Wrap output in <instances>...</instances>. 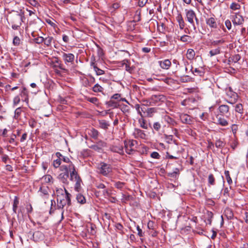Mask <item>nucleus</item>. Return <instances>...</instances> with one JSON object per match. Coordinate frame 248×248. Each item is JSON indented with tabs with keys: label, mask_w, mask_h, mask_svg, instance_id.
<instances>
[{
	"label": "nucleus",
	"mask_w": 248,
	"mask_h": 248,
	"mask_svg": "<svg viewBox=\"0 0 248 248\" xmlns=\"http://www.w3.org/2000/svg\"><path fill=\"white\" fill-rule=\"evenodd\" d=\"M13 43L16 46H17L19 45V44H20V38L17 36H15L14 38V39L13 41Z\"/></svg>",
	"instance_id": "09e8293b"
},
{
	"label": "nucleus",
	"mask_w": 248,
	"mask_h": 248,
	"mask_svg": "<svg viewBox=\"0 0 248 248\" xmlns=\"http://www.w3.org/2000/svg\"><path fill=\"white\" fill-rule=\"evenodd\" d=\"M220 53V49L219 47L217 48L211 50L209 52V54L211 57H213L216 55L219 54Z\"/></svg>",
	"instance_id": "e433bc0d"
},
{
	"label": "nucleus",
	"mask_w": 248,
	"mask_h": 248,
	"mask_svg": "<svg viewBox=\"0 0 248 248\" xmlns=\"http://www.w3.org/2000/svg\"><path fill=\"white\" fill-rule=\"evenodd\" d=\"M20 101V97L18 95L15 96L13 100V103L15 105H17Z\"/></svg>",
	"instance_id": "13d9d810"
},
{
	"label": "nucleus",
	"mask_w": 248,
	"mask_h": 248,
	"mask_svg": "<svg viewBox=\"0 0 248 248\" xmlns=\"http://www.w3.org/2000/svg\"><path fill=\"white\" fill-rule=\"evenodd\" d=\"M231 130L233 134L235 136L238 130V125L236 124H232L231 125Z\"/></svg>",
	"instance_id": "de8ad7c7"
},
{
	"label": "nucleus",
	"mask_w": 248,
	"mask_h": 248,
	"mask_svg": "<svg viewBox=\"0 0 248 248\" xmlns=\"http://www.w3.org/2000/svg\"><path fill=\"white\" fill-rule=\"evenodd\" d=\"M180 40L184 43L190 42L191 40V37L187 35H184L180 37Z\"/></svg>",
	"instance_id": "f704fd0d"
},
{
	"label": "nucleus",
	"mask_w": 248,
	"mask_h": 248,
	"mask_svg": "<svg viewBox=\"0 0 248 248\" xmlns=\"http://www.w3.org/2000/svg\"><path fill=\"white\" fill-rule=\"evenodd\" d=\"M232 21L234 25H241L243 23L244 20L243 16L239 14H236L233 17Z\"/></svg>",
	"instance_id": "f3484780"
},
{
	"label": "nucleus",
	"mask_w": 248,
	"mask_h": 248,
	"mask_svg": "<svg viewBox=\"0 0 248 248\" xmlns=\"http://www.w3.org/2000/svg\"><path fill=\"white\" fill-rule=\"evenodd\" d=\"M115 227L118 230L120 231H122L123 229V225H121L120 223H116L115 224Z\"/></svg>",
	"instance_id": "774afa93"
},
{
	"label": "nucleus",
	"mask_w": 248,
	"mask_h": 248,
	"mask_svg": "<svg viewBox=\"0 0 248 248\" xmlns=\"http://www.w3.org/2000/svg\"><path fill=\"white\" fill-rule=\"evenodd\" d=\"M139 123L140 124V126L143 129H147L148 128L147 125L146 124L145 120L141 117L139 119Z\"/></svg>",
	"instance_id": "72a5a7b5"
},
{
	"label": "nucleus",
	"mask_w": 248,
	"mask_h": 248,
	"mask_svg": "<svg viewBox=\"0 0 248 248\" xmlns=\"http://www.w3.org/2000/svg\"><path fill=\"white\" fill-rule=\"evenodd\" d=\"M99 173L105 176H108L112 172V167L110 165L104 162H101L98 168Z\"/></svg>",
	"instance_id": "39448f33"
},
{
	"label": "nucleus",
	"mask_w": 248,
	"mask_h": 248,
	"mask_svg": "<svg viewBox=\"0 0 248 248\" xmlns=\"http://www.w3.org/2000/svg\"><path fill=\"white\" fill-rule=\"evenodd\" d=\"M87 99L88 101L94 104L98 103V99L96 97H88Z\"/></svg>",
	"instance_id": "a18cd8bd"
},
{
	"label": "nucleus",
	"mask_w": 248,
	"mask_h": 248,
	"mask_svg": "<svg viewBox=\"0 0 248 248\" xmlns=\"http://www.w3.org/2000/svg\"><path fill=\"white\" fill-rule=\"evenodd\" d=\"M137 230L138 231V234L139 236L141 237L143 236V232L142 230L140 228V226L138 225L137 226Z\"/></svg>",
	"instance_id": "0e129e2a"
},
{
	"label": "nucleus",
	"mask_w": 248,
	"mask_h": 248,
	"mask_svg": "<svg viewBox=\"0 0 248 248\" xmlns=\"http://www.w3.org/2000/svg\"><path fill=\"white\" fill-rule=\"evenodd\" d=\"M151 156L154 158L158 159L160 157V155L157 152H154L151 154Z\"/></svg>",
	"instance_id": "052dcab7"
},
{
	"label": "nucleus",
	"mask_w": 248,
	"mask_h": 248,
	"mask_svg": "<svg viewBox=\"0 0 248 248\" xmlns=\"http://www.w3.org/2000/svg\"><path fill=\"white\" fill-rule=\"evenodd\" d=\"M133 135L135 138L145 139L146 135L144 132L138 128H135L133 132Z\"/></svg>",
	"instance_id": "4468645a"
},
{
	"label": "nucleus",
	"mask_w": 248,
	"mask_h": 248,
	"mask_svg": "<svg viewBox=\"0 0 248 248\" xmlns=\"http://www.w3.org/2000/svg\"><path fill=\"white\" fill-rule=\"evenodd\" d=\"M71 166L75 168L73 164H71L70 165H61L60 168V170L63 172L59 175L58 179L63 184H68V179L69 177V174L70 177H71V173L73 170L71 168ZM70 179L71 180V178H70Z\"/></svg>",
	"instance_id": "f03ea898"
},
{
	"label": "nucleus",
	"mask_w": 248,
	"mask_h": 248,
	"mask_svg": "<svg viewBox=\"0 0 248 248\" xmlns=\"http://www.w3.org/2000/svg\"><path fill=\"white\" fill-rule=\"evenodd\" d=\"M91 65L93 66L94 71L96 72V74L98 76L102 75L104 74V71L101 69L97 67L95 62L92 61L91 63Z\"/></svg>",
	"instance_id": "aec40b11"
},
{
	"label": "nucleus",
	"mask_w": 248,
	"mask_h": 248,
	"mask_svg": "<svg viewBox=\"0 0 248 248\" xmlns=\"http://www.w3.org/2000/svg\"><path fill=\"white\" fill-rule=\"evenodd\" d=\"M120 98L121 94L119 93H116L111 96V99H114L118 101H120Z\"/></svg>",
	"instance_id": "e2e57ef3"
},
{
	"label": "nucleus",
	"mask_w": 248,
	"mask_h": 248,
	"mask_svg": "<svg viewBox=\"0 0 248 248\" xmlns=\"http://www.w3.org/2000/svg\"><path fill=\"white\" fill-rule=\"evenodd\" d=\"M137 145V141L135 140H130L124 141V147L126 153L131 154L135 151Z\"/></svg>",
	"instance_id": "423d86ee"
},
{
	"label": "nucleus",
	"mask_w": 248,
	"mask_h": 248,
	"mask_svg": "<svg viewBox=\"0 0 248 248\" xmlns=\"http://www.w3.org/2000/svg\"><path fill=\"white\" fill-rule=\"evenodd\" d=\"M159 63L161 67L165 69H169L171 65L170 61L168 59L165 60L163 61H161Z\"/></svg>",
	"instance_id": "412c9836"
},
{
	"label": "nucleus",
	"mask_w": 248,
	"mask_h": 248,
	"mask_svg": "<svg viewBox=\"0 0 248 248\" xmlns=\"http://www.w3.org/2000/svg\"><path fill=\"white\" fill-rule=\"evenodd\" d=\"M52 179V177L50 175H46L42 177V180L44 182L50 183Z\"/></svg>",
	"instance_id": "ea45409f"
},
{
	"label": "nucleus",
	"mask_w": 248,
	"mask_h": 248,
	"mask_svg": "<svg viewBox=\"0 0 248 248\" xmlns=\"http://www.w3.org/2000/svg\"><path fill=\"white\" fill-rule=\"evenodd\" d=\"M161 127V124L158 122H155L153 124V128L156 131H158Z\"/></svg>",
	"instance_id": "864d4df0"
},
{
	"label": "nucleus",
	"mask_w": 248,
	"mask_h": 248,
	"mask_svg": "<svg viewBox=\"0 0 248 248\" xmlns=\"http://www.w3.org/2000/svg\"><path fill=\"white\" fill-rule=\"evenodd\" d=\"M225 42V39L223 38H221V39H218V40H213V41L211 42V45L213 46H217L221 45L223 44V43H224Z\"/></svg>",
	"instance_id": "393cba45"
},
{
	"label": "nucleus",
	"mask_w": 248,
	"mask_h": 248,
	"mask_svg": "<svg viewBox=\"0 0 248 248\" xmlns=\"http://www.w3.org/2000/svg\"><path fill=\"white\" fill-rule=\"evenodd\" d=\"M78 202L81 204H84L86 202L85 198L81 194H78L76 197Z\"/></svg>",
	"instance_id": "7c9ffc66"
},
{
	"label": "nucleus",
	"mask_w": 248,
	"mask_h": 248,
	"mask_svg": "<svg viewBox=\"0 0 248 248\" xmlns=\"http://www.w3.org/2000/svg\"><path fill=\"white\" fill-rule=\"evenodd\" d=\"M226 93L227 95L230 98L229 100L227 101L228 103L233 104L236 102L238 98V95L236 93L232 91L231 87L227 89Z\"/></svg>",
	"instance_id": "6e6552de"
},
{
	"label": "nucleus",
	"mask_w": 248,
	"mask_h": 248,
	"mask_svg": "<svg viewBox=\"0 0 248 248\" xmlns=\"http://www.w3.org/2000/svg\"><path fill=\"white\" fill-rule=\"evenodd\" d=\"M224 174H225V177H226V178L228 183L229 185H231V184H232V180L230 176L229 171L228 170H225Z\"/></svg>",
	"instance_id": "79ce46f5"
},
{
	"label": "nucleus",
	"mask_w": 248,
	"mask_h": 248,
	"mask_svg": "<svg viewBox=\"0 0 248 248\" xmlns=\"http://www.w3.org/2000/svg\"><path fill=\"white\" fill-rule=\"evenodd\" d=\"M225 25H226V27L227 28V29L228 30H230L231 29V27H232L231 21L229 20H227L225 21Z\"/></svg>",
	"instance_id": "338daca9"
},
{
	"label": "nucleus",
	"mask_w": 248,
	"mask_h": 248,
	"mask_svg": "<svg viewBox=\"0 0 248 248\" xmlns=\"http://www.w3.org/2000/svg\"><path fill=\"white\" fill-rule=\"evenodd\" d=\"M143 102H146V104H142L141 105V106H140L139 104H136L135 106V108L136 110L137 111L138 114L139 115H140L141 117H143V114H142V112L144 113H145L146 109H145V108L144 106L145 105H149L148 104V101L144 100Z\"/></svg>",
	"instance_id": "9b49d317"
},
{
	"label": "nucleus",
	"mask_w": 248,
	"mask_h": 248,
	"mask_svg": "<svg viewBox=\"0 0 248 248\" xmlns=\"http://www.w3.org/2000/svg\"><path fill=\"white\" fill-rule=\"evenodd\" d=\"M68 191L66 190V189L64 188V189L61 188H56V193L55 194L57 195V200H60L61 201V203H64L63 200H62L61 199V197L64 194H67Z\"/></svg>",
	"instance_id": "9d476101"
},
{
	"label": "nucleus",
	"mask_w": 248,
	"mask_h": 248,
	"mask_svg": "<svg viewBox=\"0 0 248 248\" xmlns=\"http://www.w3.org/2000/svg\"><path fill=\"white\" fill-rule=\"evenodd\" d=\"M215 145L217 148H222L225 146V143L219 139L216 140Z\"/></svg>",
	"instance_id": "37998d69"
},
{
	"label": "nucleus",
	"mask_w": 248,
	"mask_h": 248,
	"mask_svg": "<svg viewBox=\"0 0 248 248\" xmlns=\"http://www.w3.org/2000/svg\"><path fill=\"white\" fill-rule=\"evenodd\" d=\"M20 95L22 97V101H25L28 103L29 102L28 93L25 88L23 89V90L21 92Z\"/></svg>",
	"instance_id": "4be33fe9"
},
{
	"label": "nucleus",
	"mask_w": 248,
	"mask_h": 248,
	"mask_svg": "<svg viewBox=\"0 0 248 248\" xmlns=\"http://www.w3.org/2000/svg\"><path fill=\"white\" fill-rule=\"evenodd\" d=\"M106 146V143L102 140L98 141L96 144L92 145L90 148L93 150L100 152L103 147Z\"/></svg>",
	"instance_id": "dca6fc26"
},
{
	"label": "nucleus",
	"mask_w": 248,
	"mask_h": 248,
	"mask_svg": "<svg viewBox=\"0 0 248 248\" xmlns=\"http://www.w3.org/2000/svg\"><path fill=\"white\" fill-rule=\"evenodd\" d=\"M166 100V97L162 94L153 95L149 99V105H152V104H156L159 102H164Z\"/></svg>",
	"instance_id": "1a4fd4ad"
},
{
	"label": "nucleus",
	"mask_w": 248,
	"mask_h": 248,
	"mask_svg": "<svg viewBox=\"0 0 248 248\" xmlns=\"http://www.w3.org/2000/svg\"><path fill=\"white\" fill-rule=\"evenodd\" d=\"M99 126L104 129H107L109 126L108 123L105 120H102L99 121Z\"/></svg>",
	"instance_id": "c85d7f7f"
},
{
	"label": "nucleus",
	"mask_w": 248,
	"mask_h": 248,
	"mask_svg": "<svg viewBox=\"0 0 248 248\" xmlns=\"http://www.w3.org/2000/svg\"><path fill=\"white\" fill-rule=\"evenodd\" d=\"M18 203H19V201H18V199L17 197L16 196L15 197L13 206L17 207Z\"/></svg>",
	"instance_id": "69168bd1"
},
{
	"label": "nucleus",
	"mask_w": 248,
	"mask_h": 248,
	"mask_svg": "<svg viewBox=\"0 0 248 248\" xmlns=\"http://www.w3.org/2000/svg\"><path fill=\"white\" fill-rule=\"evenodd\" d=\"M147 1L148 0H139L138 2L139 6L140 7H142L146 4Z\"/></svg>",
	"instance_id": "680f3d73"
},
{
	"label": "nucleus",
	"mask_w": 248,
	"mask_h": 248,
	"mask_svg": "<svg viewBox=\"0 0 248 248\" xmlns=\"http://www.w3.org/2000/svg\"><path fill=\"white\" fill-rule=\"evenodd\" d=\"M180 119L181 122L184 124H190L193 123L192 118L187 114H181L180 115Z\"/></svg>",
	"instance_id": "f8f14e48"
},
{
	"label": "nucleus",
	"mask_w": 248,
	"mask_h": 248,
	"mask_svg": "<svg viewBox=\"0 0 248 248\" xmlns=\"http://www.w3.org/2000/svg\"><path fill=\"white\" fill-rule=\"evenodd\" d=\"M192 73L195 75H199L200 76H202L203 74V72L202 70H200L198 68H195L194 70H193Z\"/></svg>",
	"instance_id": "49530a36"
},
{
	"label": "nucleus",
	"mask_w": 248,
	"mask_h": 248,
	"mask_svg": "<svg viewBox=\"0 0 248 248\" xmlns=\"http://www.w3.org/2000/svg\"><path fill=\"white\" fill-rule=\"evenodd\" d=\"M21 111L20 108H17L15 111V117L17 118L20 116Z\"/></svg>",
	"instance_id": "603ef678"
},
{
	"label": "nucleus",
	"mask_w": 248,
	"mask_h": 248,
	"mask_svg": "<svg viewBox=\"0 0 248 248\" xmlns=\"http://www.w3.org/2000/svg\"><path fill=\"white\" fill-rule=\"evenodd\" d=\"M62 57L65 63H66L67 62H72L75 59L74 55L72 53L67 54L63 52Z\"/></svg>",
	"instance_id": "a211bd4d"
},
{
	"label": "nucleus",
	"mask_w": 248,
	"mask_h": 248,
	"mask_svg": "<svg viewBox=\"0 0 248 248\" xmlns=\"http://www.w3.org/2000/svg\"><path fill=\"white\" fill-rule=\"evenodd\" d=\"M44 41V38L42 36H39L34 38V41L37 44H41Z\"/></svg>",
	"instance_id": "3c124183"
},
{
	"label": "nucleus",
	"mask_w": 248,
	"mask_h": 248,
	"mask_svg": "<svg viewBox=\"0 0 248 248\" xmlns=\"http://www.w3.org/2000/svg\"><path fill=\"white\" fill-rule=\"evenodd\" d=\"M61 162L62 161L64 163H66L67 164L66 165H70L71 164H73V163L70 161V159L67 157L63 156V157H62L61 159ZM62 165H64V164H62Z\"/></svg>",
	"instance_id": "4c0bfd02"
},
{
	"label": "nucleus",
	"mask_w": 248,
	"mask_h": 248,
	"mask_svg": "<svg viewBox=\"0 0 248 248\" xmlns=\"http://www.w3.org/2000/svg\"><path fill=\"white\" fill-rule=\"evenodd\" d=\"M33 237L34 239H36L35 241H38V239H37V238H38V239L42 238L43 237V234L41 232L37 231L33 233Z\"/></svg>",
	"instance_id": "58836bf2"
},
{
	"label": "nucleus",
	"mask_w": 248,
	"mask_h": 248,
	"mask_svg": "<svg viewBox=\"0 0 248 248\" xmlns=\"http://www.w3.org/2000/svg\"><path fill=\"white\" fill-rule=\"evenodd\" d=\"M110 149L111 151L120 154H123L124 153L123 145L119 143H115L111 145L110 147Z\"/></svg>",
	"instance_id": "ddd939ff"
},
{
	"label": "nucleus",
	"mask_w": 248,
	"mask_h": 248,
	"mask_svg": "<svg viewBox=\"0 0 248 248\" xmlns=\"http://www.w3.org/2000/svg\"><path fill=\"white\" fill-rule=\"evenodd\" d=\"M180 174V170L178 168H175L172 172H169L168 176L174 178H177Z\"/></svg>",
	"instance_id": "5701e85b"
},
{
	"label": "nucleus",
	"mask_w": 248,
	"mask_h": 248,
	"mask_svg": "<svg viewBox=\"0 0 248 248\" xmlns=\"http://www.w3.org/2000/svg\"><path fill=\"white\" fill-rule=\"evenodd\" d=\"M24 17L23 14H16L13 16L12 19V24H22L23 18Z\"/></svg>",
	"instance_id": "2eb2a0df"
},
{
	"label": "nucleus",
	"mask_w": 248,
	"mask_h": 248,
	"mask_svg": "<svg viewBox=\"0 0 248 248\" xmlns=\"http://www.w3.org/2000/svg\"><path fill=\"white\" fill-rule=\"evenodd\" d=\"M156 112V110L155 108H148L145 110V112L147 113V116L148 117H152L153 116L154 113Z\"/></svg>",
	"instance_id": "bb28decb"
},
{
	"label": "nucleus",
	"mask_w": 248,
	"mask_h": 248,
	"mask_svg": "<svg viewBox=\"0 0 248 248\" xmlns=\"http://www.w3.org/2000/svg\"><path fill=\"white\" fill-rule=\"evenodd\" d=\"M108 104L110 107H112L114 108H116L117 107V103L111 100L108 101Z\"/></svg>",
	"instance_id": "bf43d9fd"
},
{
	"label": "nucleus",
	"mask_w": 248,
	"mask_h": 248,
	"mask_svg": "<svg viewBox=\"0 0 248 248\" xmlns=\"http://www.w3.org/2000/svg\"><path fill=\"white\" fill-rule=\"evenodd\" d=\"M89 135L92 137L94 139H96L98 136V132L97 130L92 128L90 130V131L88 133Z\"/></svg>",
	"instance_id": "cd10ccee"
},
{
	"label": "nucleus",
	"mask_w": 248,
	"mask_h": 248,
	"mask_svg": "<svg viewBox=\"0 0 248 248\" xmlns=\"http://www.w3.org/2000/svg\"><path fill=\"white\" fill-rule=\"evenodd\" d=\"M235 110L239 113L243 114V108L242 105L240 103L236 104L235 106Z\"/></svg>",
	"instance_id": "473e14b6"
},
{
	"label": "nucleus",
	"mask_w": 248,
	"mask_h": 248,
	"mask_svg": "<svg viewBox=\"0 0 248 248\" xmlns=\"http://www.w3.org/2000/svg\"><path fill=\"white\" fill-rule=\"evenodd\" d=\"M104 90V89L102 87H101L100 85L98 84H96L93 87V91L95 93H102Z\"/></svg>",
	"instance_id": "2f4dec72"
},
{
	"label": "nucleus",
	"mask_w": 248,
	"mask_h": 248,
	"mask_svg": "<svg viewBox=\"0 0 248 248\" xmlns=\"http://www.w3.org/2000/svg\"><path fill=\"white\" fill-rule=\"evenodd\" d=\"M186 18L187 21L190 23L194 30H196V27L194 25V19H195L197 25L199 24V20L196 17V15L194 11L192 10H186Z\"/></svg>",
	"instance_id": "20e7f679"
},
{
	"label": "nucleus",
	"mask_w": 248,
	"mask_h": 248,
	"mask_svg": "<svg viewBox=\"0 0 248 248\" xmlns=\"http://www.w3.org/2000/svg\"><path fill=\"white\" fill-rule=\"evenodd\" d=\"M28 2L34 7H36L39 5L38 2L36 0H28Z\"/></svg>",
	"instance_id": "5fc2aeb1"
},
{
	"label": "nucleus",
	"mask_w": 248,
	"mask_h": 248,
	"mask_svg": "<svg viewBox=\"0 0 248 248\" xmlns=\"http://www.w3.org/2000/svg\"><path fill=\"white\" fill-rule=\"evenodd\" d=\"M206 23L207 25L212 28H216L217 27V24L216 19L214 17L206 18Z\"/></svg>",
	"instance_id": "6ab92c4d"
},
{
	"label": "nucleus",
	"mask_w": 248,
	"mask_h": 248,
	"mask_svg": "<svg viewBox=\"0 0 248 248\" xmlns=\"http://www.w3.org/2000/svg\"><path fill=\"white\" fill-rule=\"evenodd\" d=\"M164 119L165 121L168 124H170L172 126H174L176 124V122H175V121L172 118L169 117V116H166Z\"/></svg>",
	"instance_id": "c756f323"
},
{
	"label": "nucleus",
	"mask_w": 248,
	"mask_h": 248,
	"mask_svg": "<svg viewBox=\"0 0 248 248\" xmlns=\"http://www.w3.org/2000/svg\"><path fill=\"white\" fill-rule=\"evenodd\" d=\"M195 55V51L192 49H188L186 52V57L189 60H192L194 59Z\"/></svg>",
	"instance_id": "a878e982"
},
{
	"label": "nucleus",
	"mask_w": 248,
	"mask_h": 248,
	"mask_svg": "<svg viewBox=\"0 0 248 248\" xmlns=\"http://www.w3.org/2000/svg\"><path fill=\"white\" fill-rule=\"evenodd\" d=\"M62 162L60 159H57L53 161V166L55 168H57L59 167H61L60 165H61Z\"/></svg>",
	"instance_id": "8fccbe9b"
},
{
	"label": "nucleus",
	"mask_w": 248,
	"mask_h": 248,
	"mask_svg": "<svg viewBox=\"0 0 248 248\" xmlns=\"http://www.w3.org/2000/svg\"><path fill=\"white\" fill-rule=\"evenodd\" d=\"M218 110L220 114H217L215 118L213 119L214 123L222 126H227L229 124V122L222 116L225 115L229 112V107L226 105H221L218 107Z\"/></svg>",
	"instance_id": "f257e3e1"
},
{
	"label": "nucleus",
	"mask_w": 248,
	"mask_h": 248,
	"mask_svg": "<svg viewBox=\"0 0 248 248\" xmlns=\"http://www.w3.org/2000/svg\"><path fill=\"white\" fill-rule=\"evenodd\" d=\"M71 194L69 193H67L66 194H64V195L62 196L61 197V199L63 200L64 203H60L61 201L60 200H57V207L58 209H61L62 210L63 208V207L67 204L68 205H71Z\"/></svg>",
	"instance_id": "0eeeda50"
},
{
	"label": "nucleus",
	"mask_w": 248,
	"mask_h": 248,
	"mask_svg": "<svg viewBox=\"0 0 248 248\" xmlns=\"http://www.w3.org/2000/svg\"><path fill=\"white\" fill-rule=\"evenodd\" d=\"M177 20L179 23L180 28L183 30L185 26V21L181 15H179L177 17Z\"/></svg>",
	"instance_id": "b1692460"
},
{
	"label": "nucleus",
	"mask_w": 248,
	"mask_h": 248,
	"mask_svg": "<svg viewBox=\"0 0 248 248\" xmlns=\"http://www.w3.org/2000/svg\"><path fill=\"white\" fill-rule=\"evenodd\" d=\"M71 168L73 170L71 173V181L76 182L75 189L78 192L81 189L82 180L78 174V172L76 171V169L72 166H71Z\"/></svg>",
	"instance_id": "7ed1b4c3"
},
{
	"label": "nucleus",
	"mask_w": 248,
	"mask_h": 248,
	"mask_svg": "<svg viewBox=\"0 0 248 248\" xmlns=\"http://www.w3.org/2000/svg\"><path fill=\"white\" fill-rule=\"evenodd\" d=\"M124 184L123 182H117L115 184V186L116 187L119 189H121L123 187Z\"/></svg>",
	"instance_id": "4d7b16f0"
},
{
	"label": "nucleus",
	"mask_w": 248,
	"mask_h": 248,
	"mask_svg": "<svg viewBox=\"0 0 248 248\" xmlns=\"http://www.w3.org/2000/svg\"><path fill=\"white\" fill-rule=\"evenodd\" d=\"M240 5L238 3L233 2L230 6V8L232 10H239L240 8Z\"/></svg>",
	"instance_id": "c03bdc74"
},
{
	"label": "nucleus",
	"mask_w": 248,
	"mask_h": 248,
	"mask_svg": "<svg viewBox=\"0 0 248 248\" xmlns=\"http://www.w3.org/2000/svg\"><path fill=\"white\" fill-rule=\"evenodd\" d=\"M208 184L210 185H214L215 184V179L212 174H210L208 178Z\"/></svg>",
	"instance_id": "a19ab883"
},
{
	"label": "nucleus",
	"mask_w": 248,
	"mask_h": 248,
	"mask_svg": "<svg viewBox=\"0 0 248 248\" xmlns=\"http://www.w3.org/2000/svg\"><path fill=\"white\" fill-rule=\"evenodd\" d=\"M53 37L51 36H47L45 38H44V41L45 45L47 46H50Z\"/></svg>",
	"instance_id": "c9c22d12"
},
{
	"label": "nucleus",
	"mask_w": 248,
	"mask_h": 248,
	"mask_svg": "<svg viewBox=\"0 0 248 248\" xmlns=\"http://www.w3.org/2000/svg\"><path fill=\"white\" fill-rule=\"evenodd\" d=\"M207 214L208 216V218L207 219V223L211 225L212 223V218L213 217V215L212 212H208Z\"/></svg>",
	"instance_id": "6e6d98bb"
}]
</instances>
